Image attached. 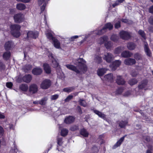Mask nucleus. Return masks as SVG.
<instances>
[{
  "label": "nucleus",
  "instance_id": "obj_1",
  "mask_svg": "<svg viewBox=\"0 0 153 153\" xmlns=\"http://www.w3.org/2000/svg\"><path fill=\"white\" fill-rule=\"evenodd\" d=\"M74 64L77 65L76 67L72 65L67 64L66 66L68 69L72 70L77 74H82L85 73L87 70L86 62L82 59L80 58L75 61L73 60Z\"/></svg>",
  "mask_w": 153,
  "mask_h": 153
},
{
  "label": "nucleus",
  "instance_id": "obj_2",
  "mask_svg": "<svg viewBox=\"0 0 153 153\" xmlns=\"http://www.w3.org/2000/svg\"><path fill=\"white\" fill-rule=\"evenodd\" d=\"M53 33L50 30H48L46 33L47 38L50 41H52L55 47L57 49L60 48V44L59 41L53 36Z\"/></svg>",
  "mask_w": 153,
  "mask_h": 153
},
{
  "label": "nucleus",
  "instance_id": "obj_3",
  "mask_svg": "<svg viewBox=\"0 0 153 153\" xmlns=\"http://www.w3.org/2000/svg\"><path fill=\"white\" fill-rule=\"evenodd\" d=\"M113 27V25L110 22L108 23L105 25L104 26L102 29L100 30L97 29L96 30L92 32V33L91 34L94 33L96 35H101L105 33L107 29L110 30L112 29Z\"/></svg>",
  "mask_w": 153,
  "mask_h": 153
},
{
  "label": "nucleus",
  "instance_id": "obj_4",
  "mask_svg": "<svg viewBox=\"0 0 153 153\" xmlns=\"http://www.w3.org/2000/svg\"><path fill=\"white\" fill-rule=\"evenodd\" d=\"M11 30V33L14 37H18L20 35L19 32L20 29V26L17 24L11 25L10 26Z\"/></svg>",
  "mask_w": 153,
  "mask_h": 153
},
{
  "label": "nucleus",
  "instance_id": "obj_5",
  "mask_svg": "<svg viewBox=\"0 0 153 153\" xmlns=\"http://www.w3.org/2000/svg\"><path fill=\"white\" fill-rule=\"evenodd\" d=\"M46 50L49 58L52 61V66L54 68L58 67L59 64L56 59L55 55L50 52L48 49H46Z\"/></svg>",
  "mask_w": 153,
  "mask_h": 153
},
{
  "label": "nucleus",
  "instance_id": "obj_6",
  "mask_svg": "<svg viewBox=\"0 0 153 153\" xmlns=\"http://www.w3.org/2000/svg\"><path fill=\"white\" fill-rule=\"evenodd\" d=\"M14 19L15 22L21 23L23 22L25 19L24 15L21 13L16 14L14 16Z\"/></svg>",
  "mask_w": 153,
  "mask_h": 153
},
{
  "label": "nucleus",
  "instance_id": "obj_7",
  "mask_svg": "<svg viewBox=\"0 0 153 153\" xmlns=\"http://www.w3.org/2000/svg\"><path fill=\"white\" fill-rule=\"evenodd\" d=\"M51 82L49 79H46L44 80L42 82L41 85V88L43 89H47L51 86Z\"/></svg>",
  "mask_w": 153,
  "mask_h": 153
},
{
  "label": "nucleus",
  "instance_id": "obj_8",
  "mask_svg": "<svg viewBox=\"0 0 153 153\" xmlns=\"http://www.w3.org/2000/svg\"><path fill=\"white\" fill-rule=\"evenodd\" d=\"M119 34L120 38L124 40L128 39L131 37L130 33L124 30L120 31Z\"/></svg>",
  "mask_w": 153,
  "mask_h": 153
},
{
  "label": "nucleus",
  "instance_id": "obj_9",
  "mask_svg": "<svg viewBox=\"0 0 153 153\" xmlns=\"http://www.w3.org/2000/svg\"><path fill=\"white\" fill-rule=\"evenodd\" d=\"M121 62L119 60H116L110 65V67L113 71L115 70L120 65Z\"/></svg>",
  "mask_w": 153,
  "mask_h": 153
},
{
  "label": "nucleus",
  "instance_id": "obj_10",
  "mask_svg": "<svg viewBox=\"0 0 153 153\" xmlns=\"http://www.w3.org/2000/svg\"><path fill=\"white\" fill-rule=\"evenodd\" d=\"M38 32L37 31H29L27 33V36L28 38L36 39L38 37Z\"/></svg>",
  "mask_w": 153,
  "mask_h": 153
},
{
  "label": "nucleus",
  "instance_id": "obj_11",
  "mask_svg": "<svg viewBox=\"0 0 153 153\" xmlns=\"http://www.w3.org/2000/svg\"><path fill=\"white\" fill-rule=\"evenodd\" d=\"M113 55L111 53H105L103 59L107 62L110 63L113 58Z\"/></svg>",
  "mask_w": 153,
  "mask_h": 153
},
{
  "label": "nucleus",
  "instance_id": "obj_12",
  "mask_svg": "<svg viewBox=\"0 0 153 153\" xmlns=\"http://www.w3.org/2000/svg\"><path fill=\"white\" fill-rule=\"evenodd\" d=\"M116 81L117 84L119 85H124L125 83L124 79L122 76L120 75H117V77Z\"/></svg>",
  "mask_w": 153,
  "mask_h": 153
},
{
  "label": "nucleus",
  "instance_id": "obj_13",
  "mask_svg": "<svg viewBox=\"0 0 153 153\" xmlns=\"http://www.w3.org/2000/svg\"><path fill=\"white\" fill-rule=\"evenodd\" d=\"M136 61L134 59L128 58L126 59L124 61V63L128 65H131L135 64Z\"/></svg>",
  "mask_w": 153,
  "mask_h": 153
},
{
  "label": "nucleus",
  "instance_id": "obj_14",
  "mask_svg": "<svg viewBox=\"0 0 153 153\" xmlns=\"http://www.w3.org/2000/svg\"><path fill=\"white\" fill-rule=\"evenodd\" d=\"M29 91L30 93L32 94L35 93L38 91L37 85L35 84L31 85L29 87Z\"/></svg>",
  "mask_w": 153,
  "mask_h": 153
},
{
  "label": "nucleus",
  "instance_id": "obj_15",
  "mask_svg": "<svg viewBox=\"0 0 153 153\" xmlns=\"http://www.w3.org/2000/svg\"><path fill=\"white\" fill-rule=\"evenodd\" d=\"M93 111L94 113L100 117L101 118L104 120H106V115L102 112L96 110H93Z\"/></svg>",
  "mask_w": 153,
  "mask_h": 153
},
{
  "label": "nucleus",
  "instance_id": "obj_16",
  "mask_svg": "<svg viewBox=\"0 0 153 153\" xmlns=\"http://www.w3.org/2000/svg\"><path fill=\"white\" fill-rule=\"evenodd\" d=\"M144 42V48L145 53L149 57H150L151 56V52L148 47V44L145 41Z\"/></svg>",
  "mask_w": 153,
  "mask_h": 153
},
{
  "label": "nucleus",
  "instance_id": "obj_17",
  "mask_svg": "<svg viewBox=\"0 0 153 153\" xmlns=\"http://www.w3.org/2000/svg\"><path fill=\"white\" fill-rule=\"evenodd\" d=\"M48 0H38V4L39 5H41L43 3V4L41 7V12H42L45 10L47 4Z\"/></svg>",
  "mask_w": 153,
  "mask_h": 153
},
{
  "label": "nucleus",
  "instance_id": "obj_18",
  "mask_svg": "<svg viewBox=\"0 0 153 153\" xmlns=\"http://www.w3.org/2000/svg\"><path fill=\"white\" fill-rule=\"evenodd\" d=\"M108 39V37L106 36H104L101 37L97 40V42L100 45L103 44L104 42H107Z\"/></svg>",
  "mask_w": 153,
  "mask_h": 153
},
{
  "label": "nucleus",
  "instance_id": "obj_19",
  "mask_svg": "<svg viewBox=\"0 0 153 153\" xmlns=\"http://www.w3.org/2000/svg\"><path fill=\"white\" fill-rule=\"evenodd\" d=\"M75 120V118L72 116L66 117L64 120V122L66 124H70L73 122Z\"/></svg>",
  "mask_w": 153,
  "mask_h": 153
},
{
  "label": "nucleus",
  "instance_id": "obj_20",
  "mask_svg": "<svg viewBox=\"0 0 153 153\" xmlns=\"http://www.w3.org/2000/svg\"><path fill=\"white\" fill-rule=\"evenodd\" d=\"M125 137V136H124L121 137L114 145L112 147V148L113 149H115L119 146L124 141Z\"/></svg>",
  "mask_w": 153,
  "mask_h": 153
},
{
  "label": "nucleus",
  "instance_id": "obj_21",
  "mask_svg": "<svg viewBox=\"0 0 153 153\" xmlns=\"http://www.w3.org/2000/svg\"><path fill=\"white\" fill-rule=\"evenodd\" d=\"M132 55V53L127 51H123L121 54V56L124 58L129 57Z\"/></svg>",
  "mask_w": 153,
  "mask_h": 153
},
{
  "label": "nucleus",
  "instance_id": "obj_22",
  "mask_svg": "<svg viewBox=\"0 0 153 153\" xmlns=\"http://www.w3.org/2000/svg\"><path fill=\"white\" fill-rule=\"evenodd\" d=\"M147 83L148 81L146 79L143 80L141 82V84L138 85V88L139 89L144 88L145 90L146 88H145L147 85Z\"/></svg>",
  "mask_w": 153,
  "mask_h": 153
},
{
  "label": "nucleus",
  "instance_id": "obj_23",
  "mask_svg": "<svg viewBox=\"0 0 153 153\" xmlns=\"http://www.w3.org/2000/svg\"><path fill=\"white\" fill-rule=\"evenodd\" d=\"M42 72V69L40 68H34L32 72L34 75H39L41 74Z\"/></svg>",
  "mask_w": 153,
  "mask_h": 153
},
{
  "label": "nucleus",
  "instance_id": "obj_24",
  "mask_svg": "<svg viewBox=\"0 0 153 153\" xmlns=\"http://www.w3.org/2000/svg\"><path fill=\"white\" fill-rule=\"evenodd\" d=\"M32 77L30 74L26 75L22 78L23 81L26 83L30 82L32 79Z\"/></svg>",
  "mask_w": 153,
  "mask_h": 153
},
{
  "label": "nucleus",
  "instance_id": "obj_25",
  "mask_svg": "<svg viewBox=\"0 0 153 153\" xmlns=\"http://www.w3.org/2000/svg\"><path fill=\"white\" fill-rule=\"evenodd\" d=\"M104 78L105 80H107L111 82L113 81L114 78L113 74L111 73L108 74L105 76Z\"/></svg>",
  "mask_w": 153,
  "mask_h": 153
},
{
  "label": "nucleus",
  "instance_id": "obj_26",
  "mask_svg": "<svg viewBox=\"0 0 153 153\" xmlns=\"http://www.w3.org/2000/svg\"><path fill=\"white\" fill-rule=\"evenodd\" d=\"M13 45L12 41H8L6 42L4 45V48L6 51L10 50Z\"/></svg>",
  "mask_w": 153,
  "mask_h": 153
},
{
  "label": "nucleus",
  "instance_id": "obj_27",
  "mask_svg": "<svg viewBox=\"0 0 153 153\" xmlns=\"http://www.w3.org/2000/svg\"><path fill=\"white\" fill-rule=\"evenodd\" d=\"M44 70L47 74H50L51 70L50 67L48 64L47 63H44L43 65Z\"/></svg>",
  "mask_w": 153,
  "mask_h": 153
},
{
  "label": "nucleus",
  "instance_id": "obj_28",
  "mask_svg": "<svg viewBox=\"0 0 153 153\" xmlns=\"http://www.w3.org/2000/svg\"><path fill=\"white\" fill-rule=\"evenodd\" d=\"M94 59L95 61L98 64L100 63L102 61L101 57L100 56L98 53L95 55Z\"/></svg>",
  "mask_w": 153,
  "mask_h": 153
},
{
  "label": "nucleus",
  "instance_id": "obj_29",
  "mask_svg": "<svg viewBox=\"0 0 153 153\" xmlns=\"http://www.w3.org/2000/svg\"><path fill=\"white\" fill-rule=\"evenodd\" d=\"M136 46V44L132 42L128 43L127 46L128 48L130 50H134Z\"/></svg>",
  "mask_w": 153,
  "mask_h": 153
},
{
  "label": "nucleus",
  "instance_id": "obj_30",
  "mask_svg": "<svg viewBox=\"0 0 153 153\" xmlns=\"http://www.w3.org/2000/svg\"><path fill=\"white\" fill-rule=\"evenodd\" d=\"M107 70L105 68H101L99 69L97 71L98 75L101 76L104 75L106 72Z\"/></svg>",
  "mask_w": 153,
  "mask_h": 153
},
{
  "label": "nucleus",
  "instance_id": "obj_31",
  "mask_svg": "<svg viewBox=\"0 0 153 153\" xmlns=\"http://www.w3.org/2000/svg\"><path fill=\"white\" fill-rule=\"evenodd\" d=\"M80 133L81 135L85 137H88L89 134L88 132L84 128L80 130Z\"/></svg>",
  "mask_w": 153,
  "mask_h": 153
},
{
  "label": "nucleus",
  "instance_id": "obj_32",
  "mask_svg": "<svg viewBox=\"0 0 153 153\" xmlns=\"http://www.w3.org/2000/svg\"><path fill=\"white\" fill-rule=\"evenodd\" d=\"M26 8V5L23 4L19 3L16 5L17 9L19 10H25Z\"/></svg>",
  "mask_w": 153,
  "mask_h": 153
},
{
  "label": "nucleus",
  "instance_id": "obj_33",
  "mask_svg": "<svg viewBox=\"0 0 153 153\" xmlns=\"http://www.w3.org/2000/svg\"><path fill=\"white\" fill-rule=\"evenodd\" d=\"M28 86L26 84H22L19 86V88L22 91H26L28 89Z\"/></svg>",
  "mask_w": 153,
  "mask_h": 153
},
{
  "label": "nucleus",
  "instance_id": "obj_34",
  "mask_svg": "<svg viewBox=\"0 0 153 153\" xmlns=\"http://www.w3.org/2000/svg\"><path fill=\"white\" fill-rule=\"evenodd\" d=\"M124 49V47L120 46L116 48L114 51L115 54H117L120 53Z\"/></svg>",
  "mask_w": 153,
  "mask_h": 153
},
{
  "label": "nucleus",
  "instance_id": "obj_35",
  "mask_svg": "<svg viewBox=\"0 0 153 153\" xmlns=\"http://www.w3.org/2000/svg\"><path fill=\"white\" fill-rule=\"evenodd\" d=\"M10 56V53L9 51H6L4 52L3 55L4 59L6 60L8 59Z\"/></svg>",
  "mask_w": 153,
  "mask_h": 153
},
{
  "label": "nucleus",
  "instance_id": "obj_36",
  "mask_svg": "<svg viewBox=\"0 0 153 153\" xmlns=\"http://www.w3.org/2000/svg\"><path fill=\"white\" fill-rule=\"evenodd\" d=\"M113 43L111 41L106 42L105 43V46L108 49H110L113 46Z\"/></svg>",
  "mask_w": 153,
  "mask_h": 153
},
{
  "label": "nucleus",
  "instance_id": "obj_37",
  "mask_svg": "<svg viewBox=\"0 0 153 153\" xmlns=\"http://www.w3.org/2000/svg\"><path fill=\"white\" fill-rule=\"evenodd\" d=\"M124 90V88L123 87H120L118 88L115 91V94L117 95L120 94L123 92Z\"/></svg>",
  "mask_w": 153,
  "mask_h": 153
},
{
  "label": "nucleus",
  "instance_id": "obj_38",
  "mask_svg": "<svg viewBox=\"0 0 153 153\" xmlns=\"http://www.w3.org/2000/svg\"><path fill=\"white\" fill-rule=\"evenodd\" d=\"M48 100V98L47 97H44L39 101V104L41 105H45L46 104Z\"/></svg>",
  "mask_w": 153,
  "mask_h": 153
},
{
  "label": "nucleus",
  "instance_id": "obj_39",
  "mask_svg": "<svg viewBox=\"0 0 153 153\" xmlns=\"http://www.w3.org/2000/svg\"><path fill=\"white\" fill-rule=\"evenodd\" d=\"M128 123V121L127 120L125 121H122L119 123V125L120 128H123L125 126L127 125Z\"/></svg>",
  "mask_w": 153,
  "mask_h": 153
},
{
  "label": "nucleus",
  "instance_id": "obj_40",
  "mask_svg": "<svg viewBox=\"0 0 153 153\" xmlns=\"http://www.w3.org/2000/svg\"><path fill=\"white\" fill-rule=\"evenodd\" d=\"M138 82V81L135 79H130L128 81V83L131 85H133L136 84Z\"/></svg>",
  "mask_w": 153,
  "mask_h": 153
},
{
  "label": "nucleus",
  "instance_id": "obj_41",
  "mask_svg": "<svg viewBox=\"0 0 153 153\" xmlns=\"http://www.w3.org/2000/svg\"><path fill=\"white\" fill-rule=\"evenodd\" d=\"M68 133V130L65 128H63L61 130V134L62 136H65L67 135Z\"/></svg>",
  "mask_w": 153,
  "mask_h": 153
},
{
  "label": "nucleus",
  "instance_id": "obj_42",
  "mask_svg": "<svg viewBox=\"0 0 153 153\" xmlns=\"http://www.w3.org/2000/svg\"><path fill=\"white\" fill-rule=\"evenodd\" d=\"M74 89V87L66 88L63 89V91L69 93L72 91Z\"/></svg>",
  "mask_w": 153,
  "mask_h": 153
},
{
  "label": "nucleus",
  "instance_id": "obj_43",
  "mask_svg": "<svg viewBox=\"0 0 153 153\" xmlns=\"http://www.w3.org/2000/svg\"><path fill=\"white\" fill-rule=\"evenodd\" d=\"M119 36L117 35H112L111 37V39L115 42H117Z\"/></svg>",
  "mask_w": 153,
  "mask_h": 153
},
{
  "label": "nucleus",
  "instance_id": "obj_44",
  "mask_svg": "<svg viewBox=\"0 0 153 153\" xmlns=\"http://www.w3.org/2000/svg\"><path fill=\"white\" fill-rule=\"evenodd\" d=\"M79 102V104L83 107H85L87 106V103L85 100L80 99Z\"/></svg>",
  "mask_w": 153,
  "mask_h": 153
},
{
  "label": "nucleus",
  "instance_id": "obj_45",
  "mask_svg": "<svg viewBox=\"0 0 153 153\" xmlns=\"http://www.w3.org/2000/svg\"><path fill=\"white\" fill-rule=\"evenodd\" d=\"M134 58L137 60H141L142 59V56L140 54L136 53L134 54Z\"/></svg>",
  "mask_w": 153,
  "mask_h": 153
},
{
  "label": "nucleus",
  "instance_id": "obj_46",
  "mask_svg": "<svg viewBox=\"0 0 153 153\" xmlns=\"http://www.w3.org/2000/svg\"><path fill=\"white\" fill-rule=\"evenodd\" d=\"M4 127L7 129H9L13 130L14 129V126L13 124H7L6 125L4 126Z\"/></svg>",
  "mask_w": 153,
  "mask_h": 153
},
{
  "label": "nucleus",
  "instance_id": "obj_47",
  "mask_svg": "<svg viewBox=\"0 0 153 153\" xmlns=\"http://www.w3.org/2000/svg\"><path fill=\"white\" fill-rule=\"evenodd\" d=\"M139 34L140 35L143 39H146V34L142 30H139L138 32Z\"/></svg>",
  "mask_w": 153,
  "mask_h": 153
},
{
  "label": "nucleus",
  "instance_id": "obj_48",
  "mask_svg": "<svg viewBox=\"0 0 153 153\" xmlns=\"http://www.w3.org/2000/svg\"><path fill=\"white\" fill-rule=\"evenodd\" d=\"M63 138L62 137H59L57 139V145L59 146L62 145L63 143L62 140Z\"/></svg>",
  "mask_w": 153,
  "mask_h": 153
},
{
  "label": "nucleus",
  "instance_id": "obj_49",
  "mask_svg": "<svg viewBox=\"0 0 153 153\" xmlns=\"http://www.w3.org/2000/svg\"><path fill=\"white\" fill-rule=\"evenodd\" d=\"M14 145V149H11L10 151V153H17V152L18 151L17 149L15 143H13Z\"/></svg>",
  "mask_w": 153,
  "mask_h": 153
},
{
  "label": "nucleus",
  "instance_id": "obj_50",
  "mask_svg": "<svg viewBox=\"0 0 153 153\" xmlns=\"http://www.w3.org/2000/svg\"><path fill=\"white\" fill-rule=\"evenodd\" d=\"M91 34H88V35H85V38L83 39H82L79 42V45H81L82 43H83L87 39L88 37Z\"/></svg>",
  "mask_w": 153,
  "mask_h": 153
},
{
  "label": "nucleus",
  "instance_id": "obj_51",
  "mask_svg": "<svg viewBox=\"0 0 153 153\" xmlns=\"http://www.w3.org/2000/svg\"><path fill=\"white\" fill-rule=\"evenodd\" d=\"M70 129L72 131H74L79 129V128L76 125H73L71 126Z\"/></svg>",
  "mask_w": 153,
  "mask_h": 153
},
{
  "label": "nucleus",
  "instance_id": "obj_52",
  "mask_svg": "<svg viewBox=\"0 0 153 153\" xmlns=\"http://www.w3.org/2000/svg\"><path fill=\"white\" fill-rule=\"evenodd\" d=\"M60 71V68H59L58 70H57V74L58 75V76H59L60 75V78H62L63 77V73L61 71Z\"/></svg>",
  "mask_w": 153,
  "mask_h": 153
},
{
  "label": "nucleus",
  "instance_id": "obj_53",
  "mask_svg": "<svg viewBox=\"0 0 153 153\" xmlns=\"http://www.w3.org/2000/svg\"><path fill=\"white\" fill-rule=\"evenodd\" d=\"M121 21L123 22L127 23L128 24H131L132 23V21L126 19H122Z\"/></svg>",
  "mask_w": 153,
  "mask_h": 153
},
{
  "label": "nucleus",
  "instance_id": "obj_54",
  "mask_svg": "<svg viewBox=\"0 0 153 153\" xmlns=\"http://www.w3.org/2000/svg\"><path fill=\"white\" fill-rule=\"evenodd\" d=\"M120 27V22L119 20L115 24L114 27L116 28H118Z\"/></svg>",
  "mask_w": 153,
  "mask_h": 153
},
{
  "label": "nucleus",
  "instance_id": "obj_55",
  "mask_svg": "<svg viewBox=\"0 0 153 153\" xmlns=\"http://www.w3.org/2000/svg\"><path fill=\"white\" fill-rule=\"evenodd\" d=\"M73 97V96L71 95H69L68 96L67 98L65 99V102H67L69 101Z\"/></svg>",
  "mask_w": 153,
  "mask_h": 153
},
{
  "label": "nucleus",
  "instance_id": "obj_56",
  "mask_svg": "<svg viewBox=\"0 0 153 153\" xmlns=\"http://www.w3.org/2000/svg\"><path fill=\"white\" fill-rule=\"evenodd\" d=\"M59 97V95L58 94H55L52 95L51 96V99L52 100H56Z\"/></svg>",
  "mask_w": 153,
  "mask_h": 153
},
{
  "label": "nucleus",
  "instance_id": "obj_57",
  "mask_svg": "<svg viewBox=\"0 0 153 153\" xmlns=\"http://www.w3.org/2000/svg\"><path fill=\"white\" fill-rule=\"evenodd\" d=\"M26 67L27 68H26V70H25V72H28V71L30 70L32 68L31 66L29 65H26Z\"/></svg>",
  "mask_w": 153,
  "mask_h": 153
},
{
  "label": "nucleus",
  "instance_id": "obj_58",
  "mask_svg": "<svg viewBox=\"0 0 153 153\" xmlns=\"http://www.w3.org/2000/svg\"><path fill=\"white\" fill-rule=\"evenodd\" d=\"M138 74V73L137 72L134 71H132L131 73V75L133 77L136 76Z\"/></svg>",
  "mask_w": 153,
  "mask_h": 153
},
{
  "label": "nucleus",
  "instance_id": "obj_59",
  "mask_svg": "<svg viewBox=\"0 0 153 153\" xmlns=\"http://www.w3.org/2000/svg\"><path fill=\"white\" fill-rule=\"evenodd\" d=\"M80 36H72L69 39V40L71 41H73L75 39H76L77 38L79 37Z\"/></svg>",
  "mask_w": 153,
  "mask_h": 153
},
{
  "label": "nucleus",
  "instance_id": "obj_60",
  "mask_svg": "<svg viewBox=\"0 0 153 153\" xmlns=\"http://www.w3.org/2000/svg\"><path fill=\"white\" fill-rule=\"evenodd\" d=\"M13 85L11 82H7L6 84V86L9 88H11L12 87Z\"/></svg>",
  "mask_w": 153,
  "mask_h": 153
},
{
  "label": "nucleus",
  "instance_id": "obj_61",
  "mask_svg": "<svg viewBox=\"0 0 153 153\" xmlns=\"http://www.w3.org/2000/svg\"><path fill=\"white\" fill-rule=\"evenodd\" d=\"M57 149L59 151H62L63 150V147L62 145L59 146V145H57Z\"/></svg>",
  "mask_w": 153,
  "mask_h": 153
},
{
  "label": "nucleus",
  "instance_id": "obj_62",
  "mask_svg": "<svg viewBox=\"0 0 153 153\" xmlns=\"http://www.w3.org/2000/svg\"><path fill=\"white\" fill-rule=\"evenodd\" d=\"M149 22L151 25H153V16H152L149 18Z\"/></svg>",
  "mask_w": 153,
  "mask_h": 153
},
{
  "label": "nucleus",
  "instance_id": "obj_63",
  "mask_svg": "<svg viewBox=\"0 0 153 153\" xmlns=\"http://www.w3.org/2000/svg\"><path fill=\"white\" fill-rule=\"evenodd\" d=\"M130 92L129 91H127L124 94L123 96L125 97H128L130 94Z\"/></svg>",
  "mask_w": 153,
  "mask_h": 153
},
{
  "label": "nucleus",
  "instance_id": "obj_64",
  "mask_svg": "<svg viewBox=\"0 0 153 153\" xmlns=\"http://www.w3.org/2000/svg\"><path fill=\"white\" fill-rule=\"evenodd\" d=\"M149 13H153V5L150 7L149 10Z\"/></svg>",
  "mask_w": 153,
  "mask_h": 153
}]
</instances>
